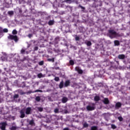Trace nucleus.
<instances>
[{
	"label": "nucleus",
	"instance_id": "f257e3e1",
	"mask_svg": "<svg viewBox=\"0 0 130 130\" xmlns=\"http://www.w3.org/2000/svg\"><path fill=\"white\" fill-rule=\"evenodd\" d=\"M109 37L111 38V39H113V38H116V37H119L120 35L119 34L116 32L114 30V29H109L108 30Z\"/></svg>",
	"mask_w": 130,
	"mask_h": 130
},
{
	"label": "nucleus",
	"instance_id": "f03ea898",
	"mask_svg": "<svg viewBox=\"0 0 130 130\" xmlns=\"http://www.w3.org/2000/svg\"><path fill=\"white\" fill-rule=\"evenodd\" d=\"M8 39H10L11 40H14L15 42H18V40H19L18 39V36L12 35H10L8 37Z\"/></svg>",
	"mask_w": 130,
	"mask_h": 130
},
{
	"label": "nucleus",
	"instance_id": "7ed1b4c3",
	"mask_svg": "<svg viewBox=\"0 0 130 130\" xmlns=\"http://www.w3.org/2000/svg\"><path fill=\"white\" fill-rule=\"evenodd\" d=\"M86 109L88 111H93V110H95V105L93 104L92 106L88 105L86 107Z\"/></svg>",
	"mask_w": 130,
	"mask_h": 130
},
{
	"label": "nucleus",
	"instance_id": "20e7f679",
	"mask_svg": "<svg viewBox=\"0 0 130 130\" xmlns=\"http://www.w3.org/2000/svg\"><path fill=\"white\" fill-rule=\"evenodd\" d=\"M32 113V109L31 107H28L25 109V114L27 115H29V114H31Z\"/></svg>",
	"mask_w": 130,
	"mask_h": 130
},
{
	"label": "nucleus",
	"instance_id": "39448f33",
	"mask_svg": "<svg viewBox=\"0 0 130 130\" xmlns=\"http://www.w3.org/2000/svg\"><path fill=\"white\" fill-rule=\"evenodd\" d=\"M61 8H63L65 9H69L70 11H72L73 10V8L71 7L70 6H66L64 4H61Z\"/></svg>",
	"mask_w": 130,
	"mask_h": 130
},
{
	"label": "nucleus",
	"instance_id": "423d86ee",
	"mask_svg": "<svg viewBox=\"0 0 130 130\" xmlns=\"http://www.w3.org/2000/svg\"><path fill=\"white\" fill-rule=\"evenodd\" d=\"M75 71H76V72H78V74H80V75H82V74H83V70H82V69H80V67H76L75 68Z\"/></svg>",
	"mask_w": 130,
	"mask_h": 130
},
{
	"label": "nucleus",
	"instance_id": "0eeeda50",
	"mask_svg": "<svg viewBox=\"0 0 130 130\" xmlns=\"http://www.w3.org/2000/svg\"><path fill=\"white\" fill-rule=\"evenodd\" d=\"M102 102H103L104 104H105V105H108L110 102L109 100L107 98H104Z\"/></svg>",
	"mask_w": 130,
	"mask_h": 130
},
{
	"label": "nucleus",
	"instance_id": "6e6552de",
	"mask_svg": "<svg viewBox=\"0 0 130 130\" xmlns=\"http://www.w3.org/2000/svg\"><path fill=\"white\" fill-rule=\"evenodd\" d=\"M70 84H71V81H70V80H66L64 83V88H66L67 87H69V86H70Z\"/></svg>",
	"mask_w": 130,
	"mask_h": 130
},
{
	"label": "nucleus",
	"instance_id": "1a4fd4ad",
	"mask_svg": "<svg viewBox=\"0 0 130 130\" xmlns=\"http://www.w3.org/2000/svg\"><path fill=\"white\" fill-rule=\"evenodd\" d=\"M1 128L2 130H6V126H7V123L4 122L1 123Z\"/></svg>",
	"mask_w": 130,
	"mask_h": 130
},
{
	"label": "nucleus",
	"instance_id": "9d476101",
	"mask_svg": "<svg viewBox=\"0 0 130 130\" xmlns=\"http://www.w3.org/2000/svg\"><path fill=\"white\" fill-rule=\"evenodd\" d=\"M121 107V103L120 102H117L115 104V108L116 109H118L119 108H120Z\"/></svg>",
	"mask_w": 130,
	"mask_h": 130
},
{
	"label": "nucleus",
	"instance_id": "9b49d317",
	"mask_svg": "<svg viewBox=\"0 0 130 130\" xmlns=\"http://www.w3.org/2000/svg\"><path fill=\"white\" fill-rule=\"evenodd\" d=\"M20 118H24V117H25V112H24V110H21L20 112Z\"/></svg>",
	"mask_w": 130,
	"mask_h": 130
},
{
	"label": "nucleus",
	"instance_id": "f8f14e48",
	"mask_svg": "<svg viewBox=\"0 0 130 130\" xmlns=\"http://www.w3.org/2000/svg\"><path fill=\"white\" fill-rule=\"evenodd\" d=\"M118 58H119V59H124V58H125V55L119 54L118 56Z\"/></svg>",
	"mask_w": 130,
	"mask_h": 130
},
{
	"label": "nucleus",
	"instance_id": "ddd939ff",
	"mask_svg": "<svg viewBox=\"0 0 130 130\" xmlns=\"http://www.w3.org/2000/svg\"><path fill=\"white\" fill-rule=\"evenodd\" d=\"M69 100V99H68V98L64 96L62 98L61 101H62V103H67V102H68V101Z\"/></svg>",
	"mask_w": 130,
	"mask_h": 130
},
{
	"label": "nucleus",
	"instance_id": "4468645a",
	"mask_svg": "<svg viewBox=\"0 0 130 130\" xmlns=\"http://www.w3.org/2000/svg\"><path fill=\"white\" fill-rule=\"evenodd\" d=\"M114 43L115 46H119V45H120V43L118 40H115L114 41Z\"/></svg>",
	"mask_w": 130,
	"mask_h": 130
},
{
	"label": "nucleus",
	"instance_id": "2eb2a0df",
	"mask_svg": "<svg viewBox=\"0 0 130 130\" xmlns=\"http://www.w3.org/2000/svg\"><path fill=\"white\" fill-rule=\"evenodd\" d=\"M75 1L74 0H64L63 1V3H67V4H72V3H74Z\"/></svg>",
	"mask_w": 130,
	"mask_h": 130
},
{
	"label": "nucleus",
	"instance_id": "dca6fc26",
	"mask_svg": "<svg viewBox=\"0 0 130 130\" xmlns=\"http://www.w3.org/2000/svg\"><path fill=\"white\" fill-rule=\"evenodd\" d=\"M58 42H59V37H57L55 38L54 40V44H58Z\"/></svg>",
	"mask_w": 130,
	"mask_h": 130
},
{
	"label": "nucleus",
	"instance_id": "f3484780",
	"mask_svg": "<svg viewBox=\"0 0 130 130\" xmlns=\"http://www.w3.org/2000/svg\"><path fill=\"white\" fill-rule=\"evenodd\" d=\"M64 86V83H63V81H62L60 82L59 84V89H62V87Z\"/></svg>",
	"mask_w": 130,
	"mask_h": 130
},
{
	"label": "nucleus",
	"instance_id": "a211bd4d",
	"mask_svg": "<svg viewBox=\"0 0 130 130\" xmlns=\"http://www.w3.org/2000/svg\"><path fill=\"white\" fill-rule=\"evenodd\" d=\"M48 24L49 26H52V25L54 24V20H49Z\"/></svg>",
	"mask_w": 130,
	"mask_h": 130
},
{
	"label": "nucleus",
	"instance_id": "6ab92c4d",
	"mask_svg": "<svg viewBox=\"0 0 130 130\" xmlns=\"http://www.w3.org/2000/svg\"><path fill=\"white\" fill-rule=\"evenodd\" d=\"M29 124L30 125H31V126L35 125V122H34V120L32 119L30 120L29 122Z\"/></svg>",
	"mask_w": 130,
	"mask_h": 130
},
{
	"label": "nucleus",
	"instance_id": "aec40b11",
	"mask_svg": "<svg viewBox=\"0 0 130 130\" xmlns=\"http://www.w3.org/2000/svg\"><path fill=\"white\" fill-rule=\"evenodd\" d=\"M94 100L96 102L99 101V100H100V96H99L98 95L95 96L94 98Z\"/></svg>",
	"mask_w": 130,
	"mask_h": 130
},
{
	"label": "nucleus",
	"instance_id": "412c9836",
	"mask_svg": "<svg viewBox=\"0 0 130 130\" xmlns=\"http://www.w3.org/2000/svg\"><path fill=\"white\" fill-rule=\"evenodd\" d=\"M40 92L41 93H42L43 91H42V90L37 89V90H35V91H34V92L29 91L28 93H29V94H31V93H36V92Z\"/></svg>",
	"mask_w": 130,
	"mask_h": 130
},
{
	"label": "nucleus",
	"instance_id": "4be33fe9",
	"mask_svg": "<svg viewBox=\"0 0 130 130\" xmlns=\"http://www.w3.org/2000/svg\"><path fill=\"white\" fill-rule=\"evenodd\" d=\"M85 44H86L87 46H91V45H92V43L90 41L85 42Z\"/></svg>",
	"mask_w": 130,
	"mask_h": 130
},
{
	"label": "nucleus",
	"instance_id": "5701e85b",
	"mask_svg": "<svg viewBox=\"0 0 130 130\" xmlns=\"http://www.w3.org/2000/svg\"><path fill=\"white\" fill-rule=\"evenodd\" d=\"M91 130H98V127L97 126H92L91 127Z\"/></svg>",
	"mask_w": 130,
	"mask_h": 130
},
{
	"label": "nucleus",
	"instance_id": "b1692460",
	"mask_svg": "<svg viewBox=\"0 0 130 130\" xmlns=\"http://www.w3.org/2000/svg\"><path fill=\"white\" fill-rule=\"evenodd\" d=\"M19 98V94H15L13 96V99L14 100H16V99H18Z\"/></svg>",
	"mask_w": 130,
	"mask_h": 130
},
{
	"label": "nucleus",
	"instance_id": "393cba45",
	"mask_svg": "<svg viewBox=\"0 0 130 130\" xmlns=\"http://www.w3.org/2000/svg\"><path fill=\"white\" fill-rule=\"evenodd\" d=\"M78 8H81V9H82V12H85V7H83V6H82L81 5H79V6H78Z\"/></svg>",
	"mask_w": 130,
	"mask_h": 130
},
{
	"label": "nucleus",
	"instance_id": "a878e982",
	"mask_svg": "<svg viewBox=\"0 0 130 130\" xmlns=\"http://www.w3.org/2000/svg\"><path fill=\"white\" fill-rule=\"evenodd\" d=\"M36 101H37V102H39L41 100V98H40V96H38L36 97Z\"/></svg>",
	"mask_w": 130,
	"mask_h": 130
},
{
	"label": "nucleus",
	"instance_id": "bb28decb",
	"mask_svg": "<svg viewBox=\"0 0 130 130\" xmlns=\"http://www.w3.org/2000/svg\"><path fill=\"white\" fill-rule=\"evenodd\" d=\"M70 66H74L75 64V62L73 60H70L69 61Z\"/></svg>",
	"mask_w": 130,
	"mask_h": 130
},
{
	"label": "nucleus",
	"instance_id": "cd10ccee",
	"mask_svg": "<svg viewBox=\"0 0 130 130\" xmlns=\"http://www.w3.org/2000/svg\"><path fill=\"white\" fill-rule=\"evenodd\" d=\"M37 109L40 112H42V111H43V108L42 107H38Z\"/></svg>",
	"mask_w": 130,
	"mask_h": 130
},
{
	"label": "nucleus",
	"instance_id": "c85d7f7f",
	"mask_svg": "<svg viewBox=\"0 0 130 130\" xmlns=\"http://www.w3.org/2000/svg\"><path fill=\"white\" fill-rule=\"evenodd\" d=\"M12 34H13V35H16V34H18V31H17V30L16 29H14L12 31Z\"/></svg>",
	"mask_w": 130,
	"mask_h": 130
},
{
	"label": "nucleus",
	"instance_id": "c756f323",
	"mask_svg": "<svg viewBox=\"0 0 130 130\" xmlns=\"http://www.w3.org/2000/svg\"><path fill=\"white\" fill-rule=\"evenodd\" d=\"M48 61H51L52 62H54V58H52V59L51 58H48L47 59Z\"/></svg>",
	"mask_w": 130,
	"mask_h": 130
},
{
	"label": "nucleus",
	"instance_id": "7c9ffc66",
	"mask_svg": "<svg viewBox=\"0 0 130 130\" xmlns=\"http://www.w3.org/2000/svg\"><path fill=\"white\" fill-rule=\"evenodd\" d=\"M83 127H88L89 126V124L87 123V122H85L83 124Z\"/></svg>",
	"mask_w": 130,
	"mask_h": 130
},
{
	"label": "nucleus",
	"instance_id": "2f4dec72",
	"mask_svg": "<svg viewBox=\"0 0 130 130\" xmlns=\"http://www.w3.org/2000/svg\"><path fill=\"white\" fill-rule=\"evenodd\" d=\"M42 77H43V75L42 74V73H40V74H38V77L39 79H41V78H42Z\"/></svg>",
	"mask_w": 130,
	"mask_h": 130
},
{
	"label": "nucleus",
	"instance_id": "473e14b6",
	"mask_svg": "<svg viewBox=\"0 0 130 130\" xmlns=\"http://www.w3.org/2000/svg\"><path fill=\"white\" fill-rule=\"evenodd\" d=\"M54 112L55 113H59V110L58 108H56L54 110Z\"/></svg>",
	"mask_w": 130,
	"mask_h": 130
},
{
	"label": "nucleus",
	"instance_id": "72a5a7b5",
	"mask_svg": "<svg viewBox=\"0 0 130 130\" xmlns=\"http://www.w3.org/2000/svg\"><path fill=\"white\" fill-rule=\"evenodd\" d=\"M75 40H76V41H80V37L77 36L76 35V37H75Z\"/></svg>",
	"mask_w": 130,
	"mask_h": 130
},
{
	"label": "nucleus",
	"instance_id": "f704fd0d",
	"mask_svg": "<svg viewBox=\"0 0 130 130\" xmlns=\"http://www.w3.org/2000/svg\"><path fill=\"white\" fill-rule=\"evenodd\" d=\"M11 130H16L17 129V127L15 126H12L11 128H10Z\"/></svg>",
	"mask_w": 130,
	"mask_h": 130
},
{
	"label": "nucleus",
	"instance_id": "c9c22d12",
	"mask_svg": "<svg viewBox=\"0 0 130 130\" xmlns=\"http://www.w3.org/2000/svg\"><path fill=\"white\" fill-rule=\"evenodd\" d=\"M39 66H43L44 64V61H41L39 62Z\"/></svg>",
	"mask_w": 130,
	"mask_h": 130
},
{
	"label": "nucleus",
	"instance_id": "e433bc0d",
	"mask_svg": "<svg viewBox=\"0 0 130 130\" xmlns=\"http://www.w3.org/2000/svg\"><path fill=\"white\" fill-rule=\"evenodd\" d=\"M54 81H55L56 82H58V81H59V77H55L54 78Z\"/></svg>",
	"mask_w": 130,
	"mask_h": 130
},
{
	"label": "nucleus",
	"instance_id": "4c0bfd02",
	"mask_svg": "<svg viewBox=\"0 0 130 130\" xmlns=\"http://www.w3.org/2000/svg\"><path fill=\"white\" fill-rule=\"evenodd\" d=\"M111 127L113 128V129H115V128H116V126L113 124H112Z\"/></svg>",
	"mask_w": 130,
	"mask_h": 130
},
{
	"label": "nucleus",
	"instance_id": "58836bf2",
	"mask_svg": "<svg viewBox=\"0 0 130 130\" xmlns=\"http://www.w3.org/2000/svg\"><path fill=\"white\" fill-rule=\"evenodd\" d=\"M3 32H4V33H8V32L9 31V30H8L7 28H4L3 30Z\"/></svg>",
	"mask_w": 130,
	"mask_h": 130
},
{
	"label": "nucleus",
	"instance_id": "ea45409f",
	"mask_svg": "<svg viewBox=\"0 0 130 130\" xmlns=\"http://www.w3.org/2000/svg\"><path fill=\"white\" fill-rule=\"evenodd\" d=\"M118 119L119 120V121H122L123 120L122 117H118Z\"/></svg>",
	"mask_w": 130,
	"mask_h": 130
},
{
	"label": "nucleus",
	"instance_id": "a19ab883",
	"mask_svg": "<svg viewBox=\"0 0 130 130\" xmlns=\"http://www.w3.org/2000/svg\"><path fill=\"white\" fill-rule=\"evenodd\" d=\"M8 14H9V15H14V12L13 11H9Z\"/></svg>",
	"mask_w": 130,
	"mask_h": 130
},
{
	"label": "nucleus",
	"instance_id": "79ce46f5",
	"mask_svg": "<svg viewBox=\"0 0 130 130\" xmlns=\"http://www.w3.org/2000/svg\"><path fill=\"white\" fill-rule=\"evenodd\" d=\"M21 53H22V54H24V53H25V50L24 49H22L21 50Z\"/></svg>",
	"mask_w": 130,
	"mask_h": 130
},
{
	"label": "nucleus",
	"instance_id": "37998d69",
	"mask_svg": "<svg viewBox=\"0 0 130 130\" xmlns=\"http://www.w3.org/2000/svg\"><path fill=\"white\" fill-rule=\"evenodd\" d=\"M32 36H33V35L31 34H29L28 35V37L29 38H31V37H32Z\"/></svg>",
	"mask_w": 130,
	"mask_h": 130
},
{
	"label": "nucleus",
	"instance_id": "c03bdc74",
	"mask_svg": "<svg viewBox=\"0 0 130 130\" xmlns=\"http://www.w3.org/2000/svg\"><path fill=\"white\" fill-rule=\"evenodd\" d=\"M34 49L35 51L38 50V47H37V46L35 47Z\"/></svg>",
	"mask_w": 130,
	"mask_h": 130
},
{
	"label": "nucleus",
	"instance_id": "a18cd8bd",
	"mask_svg": "<svg viewBox=\"0 0 130 130\" xmlns=\"http://www.w3.org/2000/svg\"><path fill=\"white\" fill-rule=\"evenodd\" d=\"M24 94H26V92H24L23 91L20 92V95H24Z\"/></svg>",
	"mask_w": 130,
	"mask_h": 130
},
{
	"label": "nucleus",
	"instance_id": "49530a36",
	"mask_svg": "<svg viewBox=\"0 0 130 130\" xmlns=\"http://www.w3.org/2000/svg\"><path fill=\"white\" fill-rule=\"evenodd\" d=\"M19 13H20V14H22V13H23V11L21 9H19Z\"/></svg>",
	"mask_w": 130,
	"mask_h": 130
},
{
	"label": "nucleus",
	"instance_id": "de8ad7c7",
	"mask_svg": "<svg viewBox=\"0 0 130 130\" xmlns=\"http://www.w3.org/2000/svg\"><path fill=\"white\" fill-rule=\"evenodd\" d=\"M1 33H3V28L0 27V34H1Z\"/></svg>",
	"mask_w": 130,
	"mask_h": 130
},
{
	"label": "nucleus",
	"instance_id": "09e8293b",
	"mask_svg": "<svg viewBox=\"0 0 130 130\" xmlns=\"http://www.w3.org/2000/svg\"><path fill=\"white\" fill-rule=\"evenodd\" d=\"M63 130H70V129L68 127H66V128H64Z\"/></svg>",
	"mask_w": 130,
	"mask_h": 130
},
{
	"label": "nucleus",
	"instance_id": "8fccbe9b",
	"mask_svg": "<svg viewBox=\"0 0 130 130\" xmlns=\"http://www.w3.org/2000/svg\"><path fill=\"white\" fill-rule=\"evenodd\" d=\"M55 70H59V67H55Z\"/></svg>",
	"mask_w": 130,
	"mask_h": 130
},
{
	"label": "nucleus",
	"instance_id": "3c124183",
	"mask_svg": "<svg viewBox=\"0 0 130 130\" xmlns=\"http://www.w3.org/2000/svg\"><path fill=\"white\" fill-rule=\"evenodd\" d=\"M64 113H68V110H66L64 111Z\"/></svg>",
	"mask_w": 130,
	"mask_h": 130
},
{
	"label": "nucleus",
	"instance_id": "603ef678",
	"mask_svg": "<svg viewBox=\"0 0 130 130\" xmlns=\"http://www.w3.org/2000/svg\"><path fill=\"white\" fill-rule=\"evenodd\" d=\"M2 73V71L0 70V73Z\"/></svg>",
	"mask_w": 130,
	"mask_h": 130
},
{
	"label": "nucleus",
	"instance_id": "864d4df0",
	"mask_svg": "<svg viewBox=\"0 0 130 130\" xmlns=\"http://www.w3.org/2000/svg\"><path fill=\"white\" fill-rule=\"evenodd\" d=\"M129 23L130 24V22H129Z\"/></svg>",
	"mask_w": 130,
	"mask_h": 130
}]
</instances>
